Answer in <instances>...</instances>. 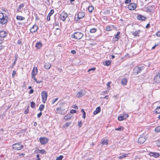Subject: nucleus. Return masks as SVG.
<instances>
[{
  "label": "nucleus",
  "mask_w": 160,
  "mask_h": 160,
  "mask_svg": "<svg viewBox=\"0 0 160 160\" xmlns=\"http://www.w3.org/2000/svg\"><path fill=\"white\" fill-rule=\"evenodd\" d=\"M111 63V61L110 60H107L103 62V64L104 65L108 66H109Z\"/></svg>",
  "instance_id": "obj_25"
},
{
  "label": "nucleus",
  "mask_w": 160,
  "mask_h": 160,
  "mask_svg": "<svg viewBox=\"0 0 160 160\" xmlns=\"http://www.w3.org/2000/svg\"><path fill=\"white\" fill-rule=\"evenodd\" d=\"M41 95L42 98V102L44 103H45L48 97L47 93L46 91H43L42 92Z\"/></svg>",
  "instance_id": "obj_6"
},
{
  "label": "nucleus",
  "mask_w": 160,
  "mask_h": 160,
  "mask_svg": "<svg viewBox=\"0 0 160 160\" xmlns=\"http://www.w3.org/2000/svg\"><path fill=\"white\" fill-rule=\"evenodd\" d=\"M44 108V105L43 104H41L39 106V110L41 112L42 111Z\"/></svg>",
  "instance_id": "obj_35"
},
{
  "label": "nucleus",
  "mask_w": 160,
  "mask_h": 160,
  "mask_svg": "<svg viewBox=\"0 0 160 160\" xmlns=\"http://www.w3.org/2000/svg\"><path fill=\"white\" fill-rule=\"evenodd\" d=\"M141 31L140 30H137L135 32H131L132 34L134 36H139V33Z\"/></svg>",
  "instance_id": "obj_20"
},
{
  "label": "nucleus",
  "mask_w": 160,
  "mask_h": 160,
  "mask_svg": "<svg viewBox=\"0 0 160 160\" xmlns=\"http://www.w3.org/2000/svg\"><path fill=\"white\" fill-rule=\"evenodd\" d=\"M12 148L16 150H19L22 149L23 146L19 143H16L13 144L12 146Z\"/></svg>",
  "instance_id": "obj_5"
},
{
  "label": "nucleus",
  "mask_w": 160,
  "mask_h": 160,
  "mask_svg": "<svg viewBox=\"0 0 160 160\" xmlns=\"http://www.w3.org/2000/svg\"><path fill=\"white\" fill-rule=\"evenodd\" d=\"M124 129V128L122 126H120L118 128H115V130L116 131H123Z\"/></svg>",
  "instance_id": "obj_32"
},
{
  "label": "nucleus",
  "mask_w": 160,
  "mask_h": 160,
  "mask_svg": "<svg viewBox=\"0 0 160 160\" xmlns=\"http://www.w3.org/2000/svg\"><path fill=\"white\" fill-rule=\"evenodd\" d=\"M51 67V64L50 63L47 62L45 64L44 67L47 69H48Z\"/></svg>",
  "instance_id": "obj_23"
},
{
  "label": "nucleus",
  "mask_w": 160,
  "mask_h": 160,
  "mask_svg": "<svg viewBox=\"0 0 160 160\" xmlns=\"http://www.w3.org/2000/svg\"><path fill=\"white\" fill-rule=\"evenodd\" d=\"M82 122L81 121H80L78 122V125L79 128H81L82 127Z\"/></svg>",
  "instance_id": "obj_47"
},
{
  "label": "nucleus",
  "mask_w": 160,
  "mask_h": 160,
  "mask_svg": "<svg viewBox=\"0 0 160 160\" xmlns=\"http://www.w3.org/2000/svg\"><path fill=\"white\" fill-rule=\"evenodd\" d=\"M38 73V69L36 67H34L32 71L31 76H35Z\"/></svg>",
  "instance_id": "obj_14"
},
{
  "label": "nucleus",
  "mask_w": 160,
  "mask_h": 160,
  "mask_svg": "<svg viewBox=\"0 0 160 160\" xmlns=\"http://www.w3.org/2000/svg\"><path fill=\"white\" fill-rule=\"evenodd\" d=\"M160 82V71L155 76L153 80V83H159Z\"/></svg>",
  "instance_id": "obj_3"
},
{
  "label": "nucleus",
  "mask_w": 160,
  "mask_h": 160,
  "mask_svg": "<svg viewBox=\"0 0 160 160\" xmlns=\"http://www.w3.org/2000/svg\"><path fill=\"white\" fill-rule=\"evenodd\" d=\"M137 7V5L135 3H130L128 6V8L130 10H135Z\"/></svg>",
  "instance_id": "obj_8"
},
{
  "label": "nucleus",
  "mask_w": 160,
  "mask_h": 160,
  "mask_svg": "<svg viewBox=\"0 0 160 160\" xmlns=\"http://www.w3.org/2000/svg\"><path fill=\"white\" fill-rule=\"evenodd\" d=\"M122 116L123 117L124 119H126L129 117L128 115L127 114H123Z\"/></svg>",
  "instance_id": "obj_44"
},
{
  "label": "nucleus",
  "mask_w": 160,
  "mask_h": 160,
  "mask_svg": "<svg viewBox=\"0 0 160 160\" xmlns=\"http://www.w3.org/2000/svg\"><path fill=\"white\" fill-rule=\"evenodd\" d=\"M96 70L95 68H91L89 69L88 70V72H89L91 71H94Z\"/></svg>",
  "instance_id": "obj_48"
},
{
  "label": "nucleus",
  "mask_w": 160,
  "mask_h": 160,
  "mask_svg": "<svg viewBox=\"0 0 160 160\" xmlns=\"http://www.w3.org/2000/svg\"><path fill=\"white\" fill-rule=\"evenodd\" d=\"M128 81V80L127 78H124L122 80L121 84L124 86H125L127 84Z\"/></svg>",
  "instance_id": "obj_19"
},
{
  "label": "nucleus",
  "mask_w": 160,
  "mask_h": 160,
  "mask_svg": "<svg viewBox=\"0 0 160 160\" xmlns=\"http://www.w3.org/2000/svg\"><path fill=\"white\" fill-rule=\"evenodd\" d=\"M156 35L157 36L160 37V32H158L156 33Z\"/></svg>",
  "instance_id": "obj_58"
},
{
  "label": "nucleus",
  "mask_w": 160,
  "mask_h": 160,
  "mask_svg": "<svg viewBox=\"0 0 160 160\" xmlns=\"http://www.w3.org/2000/svg\"><path fill=\"white\" fill-rule=\"evenodd\" d=\"M42 47V44L40 42H38L36 43L35 47L38 49H40Z\"/></svg>",
  "instance_id": "obj_22"
},
{
  "label": "nucleus",
  "mask_w": 160,
  "mask_h": 160,
  "mask_svg": "<svg viewBox=\"0 0 160 160\" xmlns=\"http://www.w3.org/2000/svg\"><path fill=\"white\" fill-rule=\"evenodd\" d=\"M124 119V117L122 116L118 117V120L119 121H122Z\"/></svg>",
  "instance_id": "obj_41"
},
{
  "label": "nucleus",
  "mask_w": 160,
  "mask_h": 160,
  "mask_svg": "<svg viewBox=\"0 0 160 160\" xmlns=\"http://www.w3.org/2000/svg\"><path fill=\"white\" fill-rule=\"evenodd\" d=\"M88 11L89 12H92L94 10V7L92 5L89 6L88 8Z\"/></svg>",
  "instance_id": "obj_30"
},
{
  "label": "nucleus",
  "mask_w": 160,
  "mask_h": 160,
  "mask_svg": "<svg viewBox=\"0 0 160 160\" xmlns=\"http://www.w3.org/2000/svg\"><path fill=\"white\" fill-rule=\"evenodd\" d=\"M71 124V122H67L66 124L65 125L66 127H67L68 126H69Z\"/></svg>",
  "instance_id": "obj_57"
},
{
  "label": "nucleus",
  "mask_w": 160,
  "mask_h": 160,
  "mask_svg": "<svg viewBox=\"0 0 160 160\" xmlns=\"http://www.w3.org/2000/svg\"><path fill=\"white\" fill-rule=\"evenodd\" d=\"M154 112L156 114L160 113V106L158 107L157 108L154 110Z\"/></svg>",
  "instance_id": "obj_24"
},
{
  "label": "nucleus",
  "mask_w": 160,
  "mask_h": 160,
  "mask_svg": "<svg viewBox=\"0 0 160 160\" xmlns=\"http://www.w3.org/2000/svg\"><path fill=\"white\" fill-rule=\"evenodd\" d=\"M71 116L70 114L66 115L64 117V119L65 120H68L71 118Z\"/></svg>",
  "instance_id": "obj_29"
},
{
  "label": "nucleus",
  "mask_w": 160,
  "mask_h": 160,
  "mask_svg": "<svg viewBox=\"0 0 160 160\" xmlns=\"http://www.w3.org/2000/svg\"><path fill=\"white\" fill-rule=\"evenodd\" d=\"M57 69H58V71L60 72H62V69L61 68H58Z\"/></svg>",
  "instance_id": "obj_62"
},
{
  "label": "nucleus",
  "mask_w": 160,
  "mask_h": 160,
  "mask_svg": "<svg viewBox=\"0 0 160 160\" xmlns=\"http://www.w3.org/2000/svg\"><path fill=\"white\" fill-rule=\"evenodd\" d=\"M16 19L19 20H23L25 19V18L20 16H17L16 17Z\"/></svg>",
  "instance_id": "obj_27"
},
{
  "label": "nucleus",
  "mask_w": 160,
  "mask_h": 160,
  "mask_svg": "<svg viewBox=\"0 0 160 160\" xmlns=\"http://www.w3.org/2000/svg\"><path fill=\"white\" fill-rule=\"evenodd\" d=\"M119 37H115L113 38V41L114 42L116 41H117L118 40Z\"/></svg>",
  "instance_id": "obj_42"
},
{
  "label": "nucleus",
  "mask_w": 160,
  "mask_h": 160,
  "mask_svg": "<svg viewBox=\"0 0 160 160\" xmlns=\"http://www.w3.org/2000/svg\"><path fill=\"white\" fill-rule=\"evenodd\" d=\"M39 140L40 143L42 145L46 144L48 141V139L46 138H40Z\"/></svg>",
  "instance_id": "obj_10"
},
{
  "label": "nucleus",
  "mask_w": 160,
  "mask_h": 160,
  "mask_svg": "<svg viewBox=\"0 0 160 160\" xmlns=\"http://www.w3.org/2000/svg\"><path fill=\"white\" fill-rule=\"evenodd\" d=\"M71 53L73 54H75L76 53V52L75 50H72L71 51Z\"/></svg>",
  "instance_id": "obj_59"
},
{
  "label": "nucleus",
  "mask_w": 160,
  "mask_h": 160,
  "mask_svg": "<svg viewBox=\"0 0 160 160\" xmlns=\"http://www.w3.org/2000/svg\"><path fill=\"white\" fill-rule=\"evenodd\" d=\"M68 16V14L65 12L63 11L60 14V18L63 21H64Z\"/></svg>",
  "instance_id": "obj_7"
},
{
  "label": "nucleus",
  "mask_w": 160,
  "mask_h": 160,
  "mask_svg": "<svg viewBox=\"0 0 160 160\" xmlns=\"http://www.w3.org/2000/svg\"><path fill=\"white\" fill-rule=\"evenodd\" d=\"M35 104L34 102L32 101L31 102V107L32 108H34L35 107Z\"/></svg>",
  "instance_id": "obj_40"
},
{
  "label": "nucleus",
  "mask_w": 160,
  "mask_h": 160,
  "mask_svg": "<svg viewBox=\"0 0 160 160\" xmlns=\"http://www.w3.org/2000/svg\"><path fill=\"white\" fill-rule=\"evenodd\" d=\"M150 27V24L149 23L146 26V28H148Z\"/></svg>",
  "instance_id": "obj_64"
},
{
  "label": "nucleus",
  "mask_w": 160,
  "mask_h": 160,
  "mask_svg": "<svg viewBox=\"0 0 160 160\" xmlns=\"http://www.w3.org/2000/svg\"><path fill=\"white\" fill-rule=\"evenodd\" d=\"M58 99V98H55L53 99L52 100V104H53L55 102L57 101Z\"/></svg>",
  "instance_id": "obj_45"
},
{
  "label": "nucleus",
  "mask_w": 160,
  "mask_h": 160,
  "mask_svg": "<svg viewBox=\"0 0 160 160\" xmlns=\"http://www.w3.org/2000/svg\"><path fill=\"white\" fill-rule=\"evenodd\" d=\"M97 29L95 28H92L90 30V32L91 33H94L96 32Z\"/></svg>",
  "instance_id": "obj_39"
},
{
  "label": "nucleus",
  "mask_w": 160,
  "mask_h": 160,
  "mask_svg": "<svg viewBox=\"0 0 160 160\" xmlns=\"http://www.w3.org/2000/svg\"><path fill=\"white\" fill-rule=\"evenodd\" d=\"M86 94V92L85 90H81L76 95V97L79 98L81 97H82L85 95Z\"/></svg>",
  "instance_id": "obj_11"
},
{
  "label": "nucleus",
  "mask_w": 160,
  "mask_h": 160,
  "mask_svg": "<svg viewBox=\"0 0 160 160\" xmlns=\"http://www.w3.org/2000/svg\"><path fill=\"white\" fill-rule=\"evenodd\" d=\"M101 142H101V144H102V145H107L108 144V140H102Z\"/></svg>",
  "instance_id": "obj_28"
},
{
  "label": "nucleus",
  "mask_w": 160,
  "mask_h": 160,
  "mask_svg": "<svg viewBox=\"0 0 160 160\" xmlns=\"http://www.w3.org/2000/svg\"><path fill=\"white\" fill-rule=\"evenodd\" d=\"M105 29L107 31H109L112 29V28L111 26H108L106 27Z\"/></svg>",
  "instance_id": "obj_37"
},
{
  "label": "nucleus",
  "mask_w": 160,
  "mask_h": 160,
  "mask_svg": "<svg viewBox=\"0 0 160 160\" xmlns=\"http://www.w3.org/2000/svg\"><path fill=\"white\" fill-rule=\"evenodd\" d=\"M42 113L41 112L39 113L38 114L37 117L38 118H39L42 115Z\"/></svg>",
  "instance_id": "obj_53"
},
{
  "label": "nucleus",
  "mask_w": 160,
  "mask_h": 160,
  "mask_svg": "<svg viewBox=\"0 0 160 160\" xmlns=\"http://www.w3.org/2000/svg\"><path fill=\"white\" fill-rule=\"evenodd\" d=\"M38 151L39 153L42 154H44L46 153V151L43 149L39 150V149H38Z\"/></svg>",
  "instance_id": "obj_31"
},
{
  "label": "nucleus",
  "mask_w": 160,
  "mask_h": 160,
  "mask_svg": "<svg viewBox=\"0 0 160 160\" xmlns=\"http://www.w3.org/2000/svg\"><path fill=\"white\" fill-rule=\"evenodd\" d=\"M54 13V10L53 9H51L50 11V12L48 14V15H49V16H51L52 14Z\"/></svg>",
  "instance_id": "obj_46"
},
{
  "label": "nucleus",
  "mask_w": 160,
  "mask_h": 160,
  "mask_svg": "<svg viewBox=\"0 0 160 160\" xmlns=\"http://www.w3.org/2000/svg\"><path fill=\"white\" fill-rule=\"evenodd\" d=\"M155 131L156 132H160V125L157 126L155 128Z\"/></svg>",
  "instance_id": "obj_36"
},
{
  "label": "nucleus",
  "mask_w": 160,
  "mask_h": 160,
  "mask_svg": "<svg viewBox=\"0 0 160 160\" xmlns=\"http://www.w3.org/2000/svg\"><path fill=\"white\" fill-rule=\"evenodd\" d=\"M8 33L4 30H1L0 31V37L5 38L7 35Z\"/></svg>",
  "instance_id": "obj_16"
},
{
  "label": "nucleus",
  "mask_w": 160,
  "mask_h": 160,
  "mask_svg": "<svg viewBox=\"0 0 160 160\" xmlns=\"http://www.w3.org/2000/svg\"><path fill=\"white\" fill-rule=\"evenodd\" d=\"M18 55H16L15 56H14L15 60H14V62H13V65H15V64L16 63V61L18 59Z\"/></svg>",
  "instance_id": "obj_38"
},
{
  "label": "nucleus",
  "mask_w": 160,
  "mask_h": 160,
  "mask_svg": "<svg viewBox=\"0 0 160 160\" xmlns=\"http://www.w3.org/2000/svg\"><path fill=\"white\" fill-rule=\"evenodd\" d=\"M63 158V156L62 155H60L57 158L56 160H62Z\"/></svg>",
  "instance_id": "obj_43"
},
{
  "label": "nucleus",
  "mask_w": 160,
  "mask_h": 160,
  "mask_svg": "<svg viewBox=\"0 0 160 160\" xmlns=\"http://www.w3.org/2000/svg\"><path fill=\"white\" fill-rule=\"evenodd\" d=\"M145 140V138L143 137H141L138 139V142L139 144H141L143 143Z\"/></svg>",
  "instance_id": "obj_17"
},
{
  "label": "nucleus",
  "mask_w": 160,
  "mask_h": 160,
  "mask_svg": "<svg viewBox=\"0 0 160 160\" xmlns=\"http://www.w3.org/2000/svg\"><path fill=\"white\" fill-rule=\"evenodd\" d=\"M84 15L85 14L84 12H79L77 14L78 18L76 20V21H78L80 19L83 18L84 16Z\"/></svg>",
  "instance_id": "obj_12"
},
{
  "label": "nucleus",
  "mask_w": 160,
  "mask_h": 160,
  "mask_svg": "<svg viewBox=\"0 0 160 160\" xmlns=\"http://www.w3.org/2000/svg\"><path fill=\"white\" fill-rule=\"evenodd\" d=\"M34 90L33 89H31L30 90L29 92V94H31L33 93Z\"/></svg>",
  "instance_id": "obj_56"
},
{
  "label": "nucleus",
  "mask_w": 160,
  "mask_h": 160,
  "mask_svg": "<svg viewBox=\"0 0 160 160\" xmlns=\"http://www.w3.org/2000/svg\"><path fill=\"white\" fill-rule=\"evenodd\" d=\"M83 36L82 33L79 32H76L73 34L72 35V37L74 38L77 40H79Z\"/></svg>",
  "instance_id": "obj_2"
},
{
  "label": "nucleus",
  "mask_w": 160,
  "mask_h": 160,
  "mask_svg": "<svg viewBox=\"0 0 160 160\" xmlns=\"http://www.w3.org/2000/svg\"><path fill=\"white\" fill-rule=\"evenodd\" d=\"M120 32H119V31L118 32L116 35L115 36V37H118L119 38H120V36L119 35V34H120Z\"/></svg>",
  "instance_id": "obj_49"
},
{
  "label": "nucleus",
  "mask_w": 160,
  "mask_h": 160,
  "mask_svg": "<svg viewBox=\"0 0 160 160\" xmlns=\"http://www.w3.org/2000/svg\"><path fill=\"white\" fill-rule=\"evenodd\" d=\"M81 112L83 113L82 117L84 119H85L86 117V112H85L84 110L83 109H81Z\"/></svg>",
  "instance_id": "obj_34"
},
{
  "label": "nucleus",
  "mask_w": 160,
  "mask_h": 160,
  "mask_svg": "<svg viewBox=\"0 0 160 160\" xmlns=\"http://www.w3.org/2000/svg\"><path fill=\"white\" fill-rule=\"evenodd\" d=\"M73 108L77 109H78V107L76 105H74V107H73Z\"/></svg>",
  "instance_id": "obj_63"
},
{
  "label": "nucleus",
  "mask_w": 160,
  "mask_h": 160,
  "mask_svg": "<svg viewBox=\"0 0 160 160\" xmlns=\"http://www.w3.org/2000/svg\"><path fill=\"white\" fill-rule=\"evenodd\" d=\"M77 112V111L76 110L74 109L71 110L70 111V113L72 114L75 113Z\"/></svg>",
  "instance_id": "obj_50"
},
{
  "label": "nucleus",
  "mask_w": 160,
  "mask_h": 160,
  "mask_svg": "<svg viewBox=\"0 0 160 160\" xmlns=\"http://www.w3.org/2000/svg\"><path fill=\"white\" fill-rule=\"evenodd\" d=\"M143 69V68L142 67L136 66L133 68V72L134 74L137 75L140 73Z\"/></svg>",
  "instance_id": "obj_4"
},
{
  "label": "nucleus",
  "mask_w": 160,
  "mask_h": 160,
  "mask_svg": "<svg viewBox=\"0 0 160 160\" xmlns=\"http://www.w3.org/2000/svg\"><path fill=\"white\" fill-rule=\"evenodd\" d=\"M16 74V72L15 70H13L12 72V77H14Z\"/></svg>",
  "instance_id": "obj_55"
},
{
  "label": "nucleus",
  "mask_w": 160,
  "mask_h": 160,
  "mask_svg": "<svg viewBox=\"0 0 160 160\" xmlns=\"http://www.w3.org/2000/svg\"><path fill=\"white\" fill-rule=\"evenodd\" d=\"M149 155L150 156L153 157L155 158H158L159 156V154L158 153L155 152H150Z\"/></svg>",
  "instance_id": "obj_18"
},
{
  "label": "nucleus",
  "mask_w": 160,
  "mask_h": 160,
  "mask_svg": "<svg viewBox=\"0 0 160 160\" xmlns=\"http://www.w3.org/2000/svg\"><path fill=\"white\" fill-rule=\"evenodd\" d=\"M29 110L28 109V108L24 110V113H25L26 114L28 113L29 112Z\"/></svg>",
  "instance_id": "obj_51"
},
{
  "label": "nucleus",
  "mask_w": 160,
  "mask_h": 160,
  "mask_svg": "<svg viewBox=\"0 0 160 160\" xmlns=\"http://www.w3.org/2000/svg\"><path fill=\"white\" fill-rule=\"evenodd\" d=\"M62 110V108L60 107V108H57L56 110V111L57 113L60 114H62V112L61 111Z\"/></svg>",
  "instance_id": "obj_26"
},
{
  "label": "nucleus",
  "mask_w": 160,
  "mask_h": 160,
  "mask_svg": "<svg viewBox=\"0 0 160 160\" xmlns=\"http://www.w3.org/2000/svg\"><path fill=\"white\" fill-rule=\"evenodd\" d=\"M47 20L48 21H50V16L49 15H48L47 17Z\"/></svg>",
  "instance_id": "obj_60"
},
{
  "label": "nucleus",
  "mask_w": 160,
  "mask_h": 160,
  "mask_svg": "<svg viewBox=\"0 0 160 160\" xmlns=\"http://www.w3.org/2000/svg\"><path fill=\"white\" fill-rule=\"evenodd\" d=\"M39 154H38L37 155V158H38L37 159V160H40L41 158H39Z\"/></svg>",
  "instance_id": "obj_61"
},
{
  "label": "nucleus",
  "mask_w": 160,
  "mask_h": 160,
  "mask_svg": "<svg viewBox=\"0 0 160 160\" xmlns=\"http://www.w3.org/2000/svg\"><path fill=\"white\" fill-rule=\"evenodd\" d=\"M131 2V0H126L125 2V4H128Z\"/></svg>",
  "instance_id": "obj_54"
},
{
  "label": "nucleus",
  "mask_w": 160,
  "mask_h": 160,
  "mask_svg": "<svg viewBox=\"0 0 160 160\" xmlns=\"http://www.w3.org/2000/svg\"><path fill=\"white\" fill-rule=\"evenodd\" d=\"M35 76H34L33 77L32 76H31V78L32 79H34L35 81L37 82L38 81L36 78H35Z\"/></svg>",
  "instance_id": "obj_52"
},
{
  "label": "nucleus",
  "mask_w": 160,
  "mask_h": 160,
  "mask_svg": "<svg viewBox=\"0 0 160 160\" xmlns=\"http://www.w3.org/2000/svg\"><path fill=\"white\" fill-rule=\"evenodd\" d=\"M137 18L138 20L142 21H144L147 19L146 17L140 14L137 16Z\"/></svg>",
  "instance_id": "obj_13"
},
{
  "label": "nucleus",
  "mask_w": 160,
  "mask_h": 160,
  "mask_svg": "<svg viewBox=\"0 0 160 160\" xmlns=\"http://www.w3.org/2000/svg\"><path fill=\"white\" fill-rule=\"evenodd\" d=\"M100 111L101 108L99 107H98L96 108V110L94 111L93 114L95 115H96L98 113L100 112Z\"/></svg>",
  "instance_id": "obj_21"
},
{
  "label": "nucleus",
  "mask_w": 160,
  "mask_h": 160,
  "mask_svg": "<svg viewBox=\"0 0 160 160\" xmlns=\"http://www.w3.org/2000/svg\"><path fill=\"white\" fill-rule=\"evenodd\" d=\"M38 29V27L36 24H34L30 29V32L32 33H33L37 32Z\"/></svg>",
  "instance_id": "obj_9"
},
{
  "label": "nucleus",
  "mask_w": 160,
  "mask_h": 160,
  "mask_svg": "<svg viewBox=\"0 0 160 160\" xmlns=\"http://www.w3.org/2000/svg\"><path fill=\"white\" fill-rule=\"evenodd\" d=\"M128 156V155L127 154L124 153L121 156H120L119 157V158L120 159H122V158H123L126 157H127Z\"/></svg>",
  "instance_id": "obj_33"
},
{
  "label": "nucleus",
  "mask_w": 160,
  "mask_h": 160,
  "mask_svg": "<svg viewBox=\"0 0 160 160\" xmlns=\"http://www.w3.org/2000/svg\"><path fill=\"white\" fill-rule=\"evenodd\" d=\"M8 17L2 12H0V23L2 25L6 24L8 22Z\"/></svg>",
  "instance_id": "obj_1"
},
{
  "label": "nucleus",
  "mask_w": 160,
  "mask_h": 160,
  "mask_svg": "<svg viewBox=\"0 0 160 160\" xmlns=\"http://www.w3.org/2000/svg\"><path fill=\"white\" fill-rule=\"evenodd\" d=\"M25 6V4L24 3H22L18 7L17 9V11L18 12H21L22 11V8L24 7Z\"/></svg>",
  "instance_id": "obj_15"
}]
</instances>
